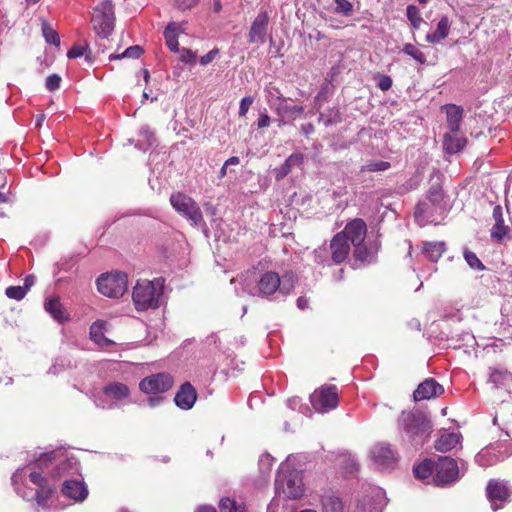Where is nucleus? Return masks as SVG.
I'll list each match as a JSON object with an SVG mask.
<instances>
[{
    "label": "nucleus",
    "instance_id": "f257e3e1",
    "mask_svg": "<svg viewBox=\"0 0 512 512\" xmlns=\"http://www.w3.org/2000/svg\"><path fill=\"white\" fill-rule=\"evenodd\" d=\"M15 491L22 498L31 500L35 497L38 507L51 508V499L55 487L48 483L46 476L30 463L27 467L19 468L11 477Z\"/></svg>",
    "mask_w": 512,
    "mask_h": 512
},
{
    "label": "nucleus",
    "instance_id": "f03ea898",
    "mask_svg": "<svg viewBox=\"0 0 512 512\" xmlns=\"http://www.w3.org/2000/svg\"><path fill=\"white\" fill-rule=\"evenodd\" d=\"M295 282L296 275L293 272H287L280 277L277 272L266 271L259 276L254 286L247 287V292L262 298H270L274 295L285 297L292 292Z\"/></svg>",
    "mask_w": 512,
    "mask_h": 512
},
{
    "label": "nucleus",
    "instance_id": "7ed1b4c3",
    "mask_svg": "<svg viewBox=\"0 0 512 512\" xmlns=\"http://www.w3.org/2000/svg\"><path fill=\"white\" fill-rule=\"evenodd\" d=\"M32 466L42 474L47 473L52 479L64 475H73L78 472V462L73 457H68L64 451L56 450L41 454Z\"/></svg>",
    "mask_w": 512,
    "mask_h": 512
},
{
    "label": "nucleus",
    "instance_id": "20e7f679",
    "mask_svg": "<svg viewBox=\"0 0 512 512\" xmlns=\"http://www.w3.org/2000/svg\"><path fill=\"white\" fill-rule=\"evenodd\" d=\"M398 428L415 445H423L432 430L430 420L422 412L403 411L398 419Z\"/></svg>",
    "mask_w": 512,
    "mask_h": 512
},
{
    "label": "nucleus",
    "instance_id": "39448f33",
    "mask_svg": "<svg viewBox=\"0 0 512 512\" xmlns=\"http://www.w3.org/2000/svg\"><path fill=\"white\" fill-rule=\"evenodd\" d=\"M165 279L155 278L152 281H138L133 290V301L138 311L156 309L163 297Z\"/></svg>",
    "mask_w": 512,
    "mask_h": 512
},
{
    "label": "nucleus",
    "instance_id": "423d86ee",
    "mask_svg": "<svg viewBox=\"0 0 512 512\" xmlns=\"http://www.w3.org/2000/svg\"><path fill=\"white\" fill-rule=\"evenodd\" d=\"M275 491L278 495H284L289 499H298L303 496L305 488L302 475L296 470L284 472V464L279 468L276 480Z\"/></svg>",
    "mask_w": 512,
    "mask_h": 512
},
{
    "label": "nucleus",
    "instance_id": "0eeeda50",
    "mask_svg": "<svg viewBox=\"0 0 512 512\" xmlns=\"http://www.w3.org/2000/svg\"><path fill=\"white\" fill-rule=\"evenodd\" d=\"M103 397H95L96 407L111 410L123 406L130 396V388L121 382L112 381L105 384L102 389Z\"/></svg>",
    "mask_w": 512,
    "mask_h": 512
},
{
    "label": "nucleus",
    "instance_id": "6e6552de",
    "mask_svg": "<svg viewBox=\"0 0 512 512\" xmlns=\"http://www.w3.org/2000/svg\"><path fill=\"white\" fill-rule=\"evenodd\" d=\"M172 207L192 225L198 226L204 224L203 215L198 204L188 195L183 193H173L170 196Z\"/></svg>",
    "mask_w": 512,
    "mask_h": 512
},
{
    "label": "nucleus",
    "instance_id": "1a4fd4ad",
    "mask_svg": "<svg viewBox=\"0 0 512 512\" xmlns=\"http://www.w3.org/2000/svg\"><path fill=\"white\" fill-rule=\"evenodd\" d=\"M114 8L110 0H104L95 9L92 18L96 33L106 38L114 29Z\"/></svg>",
    "mask_w": 512,
    "mask_h": 512
},
{
    "label": "nucleus",
    "instance_id": "9d476101",
    "mask_svg": "<svg viewBox=\"0 0 512 512\" xmlns=\"http://www.w3.org/2000/svg\"><path fill=\"white\" fill-rule=\"evenodd\" d=\"M127 275L115 272L101 275L97 280L98 291L110 298H119L127 290Z\"/></svg>",
    "mask_w": 512,
    "mask_h": 512
},
{
    "label": "nucleus",
    "instance_id": "9b49d317",
    "mask_svg": "<svg viewBox=\"0 0 512 512\" xmlns=\"http://www.w3.org/2000/svg\"><path fill=\"white\" fill-rule=\"evenodd\" d=\"M460 477V468L457 462L450 457H441L435 463L434 482L438 486H444L455 482Z\"/></svg>",
    "mask_w": 512,
    "mask_h": 512
},
{
    "label": "nucleus",
    "instance_id": "f8f14e48",
    "mask_svg": "<svg viewBox=\"0 0 512 512\" xmlns=\"http://www.w3.org/2000/svg\"><path fill=\"white\" fill-rule=\"evenodd\" d=\"M310 402L319 413H326L338 406L339 399L335 386L322 387L310 396Z\"/></svg>",
    "mask_w": 512,
    "mask_h": 512
},
{
    "label": "nucleus",
    "instance_id": "ddd939ff",
    "mask_svg": "<svg viewBox=\"0 0 512 512\" xmlns=\"http://www.w3.org/2000/svg\"><path fill=\"white\" fill-rule=\"evenodd\" d=\"M172 384L173 379L169 374L158 373L142 379L139 389L145 394H161L168 391Z\"/></svg>",
    "mask_w": 512,
    "mask_h": 512
},
{
    "label": "nucleus",
    "instance_id": "4468645a",
    "mask_svg": "<svg viewBox=\"0 0 512 512\" xmlns=\"http://www.w3.org/2000/svg\"><path fill=\"white\" fill-rule=\"evenodd\" d=\"M486 494L492 510L497 511L509 501L510 490L507 483L498 480H490L486 487Z\"/></svg>",
    "mask_w": 512,
    "mask_h": 512
},
{
    "label": "nucleus",
    "instance_id": "2eb2a0df",
    "mask_svg": "<svg viewBox=\"0 0 512 512\" xmlns=\"http://www.w3.org/2000/svg\"><path fill=\"white\" fill-rule=\"evenodd\" d=\"M371 459L379 469H390L396 462L395 452L389 444L378 443L370 452Z\"/></svg>",
    "mask_w": 512,
    "mask_h": 512
},
{
    "label": "nucleus",
    "instance_id": "dca6fc26",
    "mask_svg": "<svg viewBox=\"0 0 512 512\" xmlns=\"http://www.w3.org/2000/svg\"><path fill=\"white\" fill-rule=\"evenodd\" d=\"M269 25V15L266 11H260L253 20L248 33L250 43L263 44L266 41Z\"/></svg>",
    "mask_w": 512,
    "mask_h": 512
},
{
    "label": "nucleus",
    "instance_id": "f3484780",
    "mask_svg": "<svg viewBox=\"0 0 512 512\" xmlns=\"http://www.w3.org/2000/svg\"><path fill=\"white\" fill-rule=\"evenodd\" d=\"M366 232L367 227L365 222L362 219H354L349 222L345 226L344 230L339 232V234H344V238L347 240V242L355 245L364 242Z\"/></svg>",
    "mask_w": 512,
    "mask_h": 512
},
{
    "label": "nucleus",
    "instance_id": "a211bd4d",
    "mask_svg": "<svg viewBox=\"0 0 512 512\" xmlns=\"http://www.w3.org/2000/svg\"><path fill=\"white\" fill-rule=\"evenodd\" d=\"M62 493L75 502H82L88 496V489L80 479H66L63 483Z\"/></svg>",
    "mask_w": 512,
    "mask_h": 512
},
{
    "label": "nucleus",
    "instance_id": "6ab92c4d",
    "mask_svg": "<svg viewBox=\"0 0 512 512\" xmlns=\"http://www.w3.org/2000/svg\"><path fill=\"white\" fill-rule=\"evenodd\" d=\"M443 392V387L436 380L430 378L419 384L418 388L414 391L413 396L415 401H421L439 396Z\"/></svg>",
    "mask_w": 512,
    "mask_h": 512
},
{
    "label": "nucleus",
    "instance_id": "aec40b11",
    "mask_svg": "<svg viewBox=\"0 0 512 512\" xmlns=\"http://www.w3.org/2000/svg\"><path fill=\"white\" fill-rule=\"evenodd\" d=\"M331 260L335 264H340L346 260L350 252V243L344 238V234L337 233L330 244Z\"/></svg>",
    "mask_w": 512,
    "mask_h": 512
},
{
    "label": "nucleus",
    "instance_id": "412c9836",
    "mask_svg": "<svg viewBox=\"0 0 512 512\" xmlns=\"http://www.w3.org/2000/svg\"><path fill=\"white\" fill-rule=\"evenodd\" d=\"M196 400L197 392L189 382L182 384L174 397L175 404L182 410L191 409Z\"/></svg>",
    "mask_w": 512,
    "mask_h": 512
},
{
    "label": "nucleus",
    "instance_id": "4be33fe9",
    "mask_svg": "<svg viewBox=\"0 0 512 512\" xmlns=\"http://www.w3.org/2000/svg\"><path fill=\"white\" fill-rule=\"evenodd\" d=\"M493 219L495 221L490 236L493 241L498 243L502 242L509 232L508 226L504 224L503 209L500 205H496L493 208Z\"/></svg>",
    "mask_w": 512,
    "mask_h": 512
},
{
    "label": "nucleus",
    "instance_id": "5701e85b",
    "mask_svg": "<svg viewBox=\"0 0 512 512\" xmlns=\"http://www.w3.org/2000/svg\"><path fill=\"white\" fill-rule=\"evenodd\" d=\"M45 311L57 322L63 323L68 321L69 314L64 308L59 297H52L46 299L44 303Z\"/></svg>",
    "mask_w": 512,
    "mask_h": 512
},
{
    "label": "nucleus",
    "instance_id": "b1692460",
    "mask_svg": "<svg viewBox=\"0 0 512 512\" xmlns=\"http://www.w3.org/2000/svg\"><path fill=\"white\" fill-rule=\"evenodd\" d=\"M461 440V433L444 431L435 441V449L439 452H448L461 445Z\"/></svg>",
    "mask_w": 512,
    "mask_h": 512
},
{
    "label": "nucleus",
    "instance_id": "393cba45",
    "mask_svg": "<svg viewBox=\"0 0 512 512\" xmlns=\"http://www.w3.org/2000/svg\"><path fill=\"white\" fill-rule=\"evenodd\" d=\"M450 29L451 21L448 16H442L437 23L436 30L426 35V41L431 44H439L448 37Z\"/></svg>",
    "mask_w": 512,
    "mask_h": 512
},
{
    "label": "nucleus",
    "instance_id": "a878e982",
    "mask_svg": "<svg viewBox=\"0 0 512 512\" xmlns=\"http://www.w3.org/2000/svg\"><path fill=\"white\" fill-rule=\"evenodd\" d=\"M498 453H500V451H496V448L482 449L475 456V462L481 467L492 466L507 456V455L501 456Z\"/></svg>",
    "mask_w": 512,
    "mask_h": 512
},
{
    "label": "nucleus",
    "instance_id": "bb28decb",
    "mask_svg": "<svg viewBox=\"0 0 512 512\" xmlns=\"http://www.w3.org/2000/svg\"><path fill=\"white\" fill-rule=\"evenodd\" d=\"M421 251L427 259L436 262L446 251V244L443 241L424 242Z\"/></svg>",
    "mask_w": 512,
    "mask_h": 512
},
{
    "label": "nucleus",
    "instance_id": "cd10ccee",
    "mask_svg": "<svg viewBox=\"0 0 512 512\" xmlns=\"http://www.w3.org/2000/svg\"><path fill=\"white\" fill-rule=\"evenodd\" d=\"M184 31L182 24L180 23H169L164 31L166 44L169 49L173 52H178V35Z\"/></svg>",
    "mask_w": 512,
    "mask_h": 512
},
{
    "label": "nucleus",
    "instance_id": "c85d7f7f",
    "mask_svg": "<svg viewBox=\"0 0 512 512\" xmlns=\"http://www.w3.org/2000/svg\"><path fill=\"white\" fill-rule=\"evenodd\" d=\"M466 144V139L457 132L447 133L444 136L443 147L450 154L461 151Z\"/></svg>",
    "mask_w": 512,
    "mask_h": 512
},
{
    "label": "nucleus",
    "instance_id": "c756f323",
    "mask_svg": "<svg viewBox=\"0 0 512 512\" xmlns=\"http://www.w3.org/2000/svg\"><path fill=\"white\" fill-rule=\"evenodd\" d=\"M447 123L451 132H457L462 119L463 110L461 107L450 104L445 107Z\"/></svg>",
    "mask_w": 512,
    "mask_h": 512
},
{
    "label": "nucleus",
    "instance_id": "7c9ffc66",
    "mask_svg": "<svg viewBox=\"0 0 512 512\" xmlns=\"http://www.w3.org/2000/svg\"><path fill=\"white\" fill-rule=\"evenodd\" d=\"M105 322L101 320L95 321L90 327V338L100 347H107L111 341L105 337Z\"/></svg>",
    "mask_w": 512,
    "mask_h": 512
},
{
    "label": "nucleus",
    "instance_id": "2f4dec72",
    "mask_svg": "<svg viewBox=\"0 0 512 512\" xmlns=\"http://www.w3.org/2000/svg\"><path fill=\"white\" fill-rule=\"evenodd\" d=\"M489 382L496 388L506 387L512 383V374L505 369H490Z\"/></svg>",
    "mask_w": 512,
    "mask_h": 512
},
{
    "label": "nucleus",
    "instance_id": "473e14b6",
    "mask_svg": "<svg viewBox=\"0 0 512 512\" xmlns=\"http://www.w3.org/2000/svg\"><path fill=\"white\" fill-rule=\"evenodd\" d=\"M303 162V156L301 154L290 155L285 162L276 170V178L278 180L286 177L295 166H300Z\"/></svg>",
    "mask_w": 512,
    "mask_h": 512
},
{
    "label": "nucleus",
    "instance_id": "72a5a7b5",
    "mask_svg": "<svg viewBox=\"0 0 512 512\" xmlns=\"http://www.w3.org/2000/svg\"><path fill=\"white\" fill-rule=\"evenodd\" d=\"M354 246V256L356 260L362 263H370L374 260L375 255L377 253V248H367L366 245L363 244H355Z\"/></svg>",
    "mask_w": 512,
    "mask_h": 512
},
{
    "label": "nucleus",
    "instance_id": "f704fd0d",
    "mask_svg": "<svg viewBox=\"0 0 512 512\" xmlns=\"http://www.w3.org/2000/svg\"><path fill=\"white\" fill-rule=\"evenodd\" d=\"M415 221L419 226H425L428 223H432L430 206L426 202H420L417 204L414 212Z\"/></svg>",
    "mask_w": 512,
    "mask_h": 512
},
{
    "label": "nucleus",
    "instance_id": "c9c22d12",
    "mask_svg": "<svg viewBox=\"0 0 512 512\" xmlns=\"http://www.w3.org/2000/svg\"><path fill=\"white\" fill-rule=\"evenodd\" d=\"M155 143L154 133L148 127H142L139 131V138L135 146L143 151Z\"/></svg>",
    "mask_w": 512,
    "mask_h": 512
},
{
    "label": "nucleus",
    "instance_id": "e433bc0d",
    "mask_svg": "<svg viewBox=\"0 0 512 512\" xmlns=\"http://www.w3.org/2000/svg\"><path fill=\"white\" fill-rule=\"evenodd\" d=\"M433 470L435 471V463L429 459H426L415 466L413 472L416 478L426 479L432 474Z\"/></svg>",
    "mask_w": 512,
    "mask_h": 512
},
{
    "label": "nucleus",
    "instance_id": "4c0bfd02",
    "mask_svg": "<svg viewBox=\"0 0 512 512\" xmlns=\"http://www.w3.org/2000/svg\"><path fill=\"white\" fill-rule=\"evenodd\" d=\"M221 512H245L244 503L237 502L231 498H222L219 503Z\"/></svg>",
    "mask_w": 512,
    "mask_h": 512
},
{
    "label": "nucleus",
    "instance_id": "58836bf2",
    "mask_svg": "<svg viewBox=\"0 0 512 512\" xmlns=\"http://www.w3.org/2000/svg\"><path fill=\"white\" fill-rule=\"evenodd\" d=\"M391 167L388 161L383 160H369L360 168L361 172H381L388 170Z\"/></svg>",
    "mask_w": 512,
    "mask_h": 512
},
{
    "label": "nucleus",
    "instance_id": "ea45409f",
    "mask_svg": "<svg viewBox=\"0 0 512 512\" xmlns=\"http://www.w3.org/2000/svg\"><path fill=\"white\" fill-rule=\"evenodd\" d=\"M143 48L139 45H134L128 47L123 53L121 54H111L109 56V60H118L122 58H132L137 59L143 54Z\"/></svg>",
    "mask_w": 512,
    "mask_h": 512
},
{
    "label": "nucleus",
    "instance_id": "a19ab883",
    "mask_svg": "<svg viewBox=\"0 0 512 512\" xmlns=\"http://www.w3.org/2000/svg\"><path fill=\"white\" fill-rule=\"evenodd\" d=\"M304 111V108L302 106H296V105H288L286 103H282L279 105V107L277 108V113L282 116V117H285V116H288V117H292L293 119H295L298 115H300L301 113H303Z\"/></svg>",
    "mask_w": 512,
    "mask_h": 512
},
{
    "label": "nucleus",
    "instance_id": "79ce46f5",
    "mask_svg": "<svg viewBox=\"0 0 512 512\" xmlns=\"http://www.w3.org/2000/svg\"><path fill=\"white\" fill-rule=\"evenodd\" d=\"M406 15L414 29H419L423 19L420 15L419 9L414 5H408Z\"/></svg>",
    "mask_w": 512,
    "mask_h": 512
},
{
    "label": "nucleus",
    "instance_id": "37998d69",
    "mask_svg": "<svg viewBox=\"0 0 512 512\" xmlns=\"http://www.w3.org/2000/svg\"><path fill=\"white\" fill-rule=\"evenodd\" d=\"M444 197V193L441 185L438 182H435L431 185L428 190V199L433 205L439 204Z\"/></svg>",
    "mask_w": 512,
    "mask_h": 512
},
{
    "label": "nucleus",
    "instance_id": "c03bdc74",
    "mask_svg": "<svg viewBox=\"0 0 512 512\" xmlns=\"http://www.w3.org/2000/svg\"><path fill=\"white\" fill-rule=\"evenodd\" d=\"M403 52L420 64H424L426 62L425 54L412 44H406L403 47Z\"/></svg>",
    "mask_w": 512,
    "mask_h": 512
},
{
    "label": "nucleus",
    "instance_id": "a18cd8bd",
    "mask_svg": "<svg viewBox=\"0 0 512 512\" xmlns=\"http://www.w3.org/2000/svg\"><path fill=\"white\" fill-rule=\"evenodd\" d=\"M334 11L343 16H350L353 12V5L349 0H334Z\"/></svg>",
    "mask_w": 512,
    "mask_h": 512
},
{
    "label": "nucleus",
    "instance_id": "49530a36",
    "mask_svg": "<svg viewBox=\"0 0 512 512\" xmlns=\"http://www.w3.org/2000/svg\"><path fill=\"white\" fill-rule=\"evenodd\" d=\"M43 36L45 37V40L49 44L53 45H59L60 44V38L58 33L51 28L48 24L44 23L42 26Z\"/></svg>",
    "mask_w": 512,
    "mask_h": 512
},
{
    "label": "nucleus",
    "instance_id": "de8ad7c7",
    "mask_svg": "<svg viewBox=\"0 0 512 512\" xmlns=\"http://www.w3.org/2000/svg\"><path fill=\"white\" fill-rule=\"evenodd\" d=\"M5 294L8 298L19 301L26 296L27 291L23 286H10L6 288Z\"/></svg>",
    "mask_w": 512,
    "mask_h": 512
},
{
    "label": "nucleus",
    "instance_id": "09e8293b",
    "mask_svg": "<svg viewBox=\"0 0 512 512\" xmlns=\"http://www.w3.org/2000/svg\"><path fill=\"white\" fill-rule=\"evenodd\" d=\"M464 258H465L467 264L472 269H474V270H483L484 269V265L482 264V262L480 261V259L477 257V255L474 252L466 250L464 252Z\"/></svg>",
    "mask_w": 512,
    "mask_h": 512
},
{
    "label": "nucleus",
    "instance_id": "8fccbe9b",
    "mask_svg": "<svg viewBox=\"0 0 512 512\" xmlns=\"http://www.w3.org/2000/svg\"><path fill=\"white\" fill-rule=\"evenodd\" d=\"M274 458L268 454H262L259 458V469L263 474H269L273 466Z\"/></svg>",
    "mask_w": 512,
    "mask_h": 512
},
{
    "label": "nucleus",
    "instance_id": "3c124183",
    "mask_svg": "<svg viewBox=\"0 0 512 512\" xmlns=\"http://www.w3.org/2000/svg\"><path fill=\"white\" fill-rule=\"evenodd\" d=\"M314 260L319 264H329L328 249L325 246L314 250Z\"/></svg>",
    "mask_w": 512,
    "mask_h": 512
},
{
    "label": "nucleus",
    "instance_id": "603ef678",
    "mask_svg": "<svg viewBox=\"0 0 512 512\" xmlns=\"http://www.w3.org/2000/svg\"><path fill=\"white\" fill-rule=\"evenodd\" d=\"M61 77L58 74H51L46 78L45 86L49 91H55L59 89Z\"/></svg>",
    "mask_w": 512,
    "mask_h": 512
},
{
    "label": "nucleus",
    "instance_id": "864d4df0",
    "mask_svg": "<svg viewBox=\"0 0 512 512\" xmlns=\"http://www.w3.org/2000/svg\"><path fill=\"white\" fill-rule=\"evenodd\" d=\"M252 103H253L252 97L247 96V97L242 98L240 101V106H239V116H241V117L246 116Z\"/></svg>",
    "mask_w": 512,
    "mask_h": 512
},
{
    "label": "nucleus",
    "instance_id": "5fc2aeb1",
    "mask_svg": "<svg viewBox=\"0 0 512 512\" xmlns=\"http://www.w3.org/2000/svg\"><path fill=\"white\" fill-rule=\"evenodd\" d=\"M219 54V50L218 49H212L210 50L207 54L203 55L199 62L202 66H206L208 65L209 63H211L215 58L216 56Z\"/></svg>",
    "mask_w": 512,
    "mask_h": 512
},
{
    "label": "nucleus",
    "instance_id": "6e6d98bb",
    "mask_svg": "<svg viewBox=\"0 0 512 512\" xmlns=\"http://www.w3.org/2000/svg\"><path fill=\"white\" fill-rule=\"evenodd\" d=\"M378 87L382 91H387L392 87V79L390 76L382 75L378 81Z\"/></svg>",
    "mask_w": 512,
    "mask_h": 512
},
{
    "label": "nucleus",
    "instance_id": "4d7b16f0",
    "mask_svg": "<svg viewBox=\"0 0 512 512\" xmlns=\"http://www.w3.org/2000/svg\"><path fill=\"white\" fill-rule=\"evenodd\" d=\"M180 59L184 63H193L196 59V54L189 49H182Z\"/></svg>",
    "mask_w": 512,
    "mask_h": 512
},
{
    "label": "nucleus",
    "instance_id": "13d9d810",
    "mask_svg": "<svg viewBox=\"0 0 512 512\" xmlns=\"http://www.w3.org/2000/svg\"><path fill=\"white\" fill-rule=\"evenodd\" d=\"M85 47L73 46L68 52L67 57L70 59L78 58L84 55Z\"/></svg>",
    "mask_w": 512,
    "mask_h": 512
},
{
    "label": "nucleus",
    "instance_id": "bf43d9fd",
    "mask_svg": "<svg viewBox=\"0 0 512 512\" xmlns=\"http://www.w3.org/2000/svg\"><path fill=\"white\" fill-rule=\"evenodd\" d=\"M64 363L62 360H56V362L50 367L48 373L49 374H53V375H57L58 373H60L62 370H64Z\"/></svg>",
    "mask_w": 512,
    "mask_h": 512
},
{
    "label": "nucleus",
    "instance_id": "052dcab7",
    "mask_svg": "<svg viewBox=\"0 0 512 512\" xmlns=\"http://www.w3.org/2000/svg\"><path fill=\"white\" fill-rule=\"evenodd\" d=\"M301 399L299 397H292L286 401V405L291 410H297L301 408Z\"/></svg>",
    "mask_w": 512,
    "mask_h": 512
},
{
    "label": "nucleus",
    "instance_id": "680f3d73",
    "mask_svg": "<svg viewBox=\"0 0 512 512\" xmlns=\"http://www.w3.org/2000/svg\"><path fill=\"white\" fill-rule=\"evenodd\" d=\"M270 117L268 116V114L266 113H262L260 114L259 118H258V121H257V126L258 128H265V127H268L270 125Z\"/></svg>",
    "mask_w": 512,
    "mask_h": 512
},
{
    "label": "nucleus",
    "instance_id": "e2e57ef3",
    "mask_svg": "<svg viewBox=\"0 0 512 512\" xmlns=\"http://www.w3.org/2000/svg\"><path fill=\"white\" fill-rule=\"evenodd\" d=\"M196 2L197 0H176L178 8L182 10L190 9Z\"/></svg>",
    "mask_w": 512,
    "mask_h": 512
},
{
    "label": "nucleus",
    "instance_id": "0e129e2a",
    "mask_svg": "<svg viewBox=\"0 0 512 512\" xmlns=\"http://www.w3.org/2000/svg\"><path fill=\"white\" fill-rule=\"evenodd\" d=\"M163 400H164V397H162V396L150 397L147 400V405L150 408H155V407L161 405L163 403Z\"/></svg>",
    "mask_w": 512,
    "mask_h": 512
},
{
    "label": "nucleus",
    "instance_id": "69168bd1",
    "mask_svg": "<svg viewBox=\"0 0 512 512\" xmlns=\"http://www.w3.org/2000/svg\"><path fill=\"white\" fill-rule=\"evenodd\" d=\"M34 282H35V277L33 275H28L25 279H24V285L23 287L26 288V291L28 292L29 289L34 285Z\"/></svg>",
    "mask_w": 512,
    "mask_h": 512
},
{
    "label": "nucleus",
    "instance_id": "338daca9",
    "mask_svg": "<svg viewBox=\"0 0 512 512\" xmlns=\"http://www.w3.org/2000/svg\"><path fill=\"white\" fill-rule=\"evenodd\" d=\"M279 502L273 499L267 506V512H278Z\"/></svg>",
    "mask_w": 512,
    "mask_h": 512
},
{
    "label": "nucleus",
    "instance_id": "774afa93",
    "mask_svg": "<svg viewBox=\"0 0 512 512\" xmlns=\"http://www.w3.org/2000/svg\"><path fill=\"white\" fill-rule=\"evenodd\" d=\"M195 512H216V509L213 506L204 505L198 507Z\"/></svg>",
    "mask_w": 512,
    "mask_h": 512
}]
</instances>
